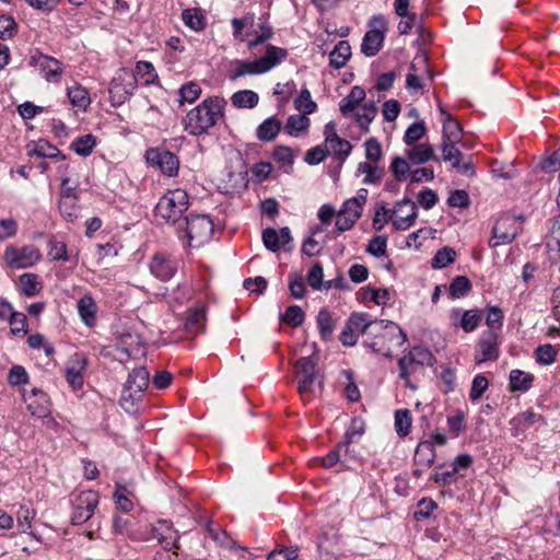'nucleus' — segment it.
Segmentation results:
<instances>
[{
    "label": "nucleus",
    "mask_w": 560,
    "mask_h": 560,
    "mask_svg": "<svg viewBox=\"0 0 560 560\" xmlns=\"http://www.w3.org/2000/svg\"><path fill=\"white\" fill-rule=\"evenodd\" d=\"M18 32V24L11 15H0V39H11Z\"/></svg>",
    "instance_id": "60"
},
{
    "label": "nucleus",
    "mask_w": 560,
    "mask_h": 560,
    "mask_svg": "<svg viewBox=\"0 0 560 560\" xmlns=\"http://www.w3.org/2000/svg\"><path fill=\"white\" fill-rule=\"evenodd\" d=\"M288 57V50L281 47L268 45L266 54L258 58L262 72H268L276 66L280 65Z\"/></svg>",
    "instance_id": "22"
},
{
    "label": "nucleus",
    "mask_w": 560,
    "mask_h": 560,
    "mask_svg": "<svg viewBox=\"0 0 560 560\" xmlns=\"http://www.w3.org/2000/svg\"><path fill=\"white\" fill-rule=\"evenodd\" d=\"M351 57V47L347 40H340L329 54V65L335 69H340L346 66Z\"/></svg>",
    "instance_id": "32"
},
{
    "label": "nucleus",
    "mask_w": 560,
    "mask_h": 560,
    "mask_svg": "<svg viewBox=\"0 0 560 560\" xmlns=\"http://www.w3.org/2000/svg\"><path fill=\"white\" fill-rule=\"evenodd\" d=\"M317 326L319 335L323 340H328L335 329V323L330 312L327 308H322L317 315Z\"/></svg>",
    "instance_id": "43"
},
{
    "label": "nucleus",
    "mask_w": 560,
    "mask_h": 560,
    "mask_svg": "<svg viewBox=\"0 0 560 560\" xmlns=\"http://www.w3.org/2000/svg\"><path fill=\"white\" fill-rule=\"evenodd\" d=\"M67 95L72 106L86 110L91 103L90 94L82 85H74L68 89Z\"/></svg>",
    "instance_id": "37"
},
{
    "label": "nucleus",
    "mask_w": 560,
    "mask_h": 560,
    "mask_svg": "<svg viewBox=\"0 0 560 560\" xmlns=\"http://www.w3.org/2000/svg\"><path fill=\"white\" fill-rule=\"evenodd\" d=\"M147 162L156 166L163 174L173 176L177 174L179 167V160L173 152L161 149L150 148L145 152Z\"/></svg>",
    "instance_id": "14"
},
{
    "label": "nucleus",
    "mask_w": 560,
    "mask_h": 560,
    "mask_svg": "<svg viewBox=\"0 0 560 560\" xmlns=\"http://www.w3.org/2000/svg\"><path fill=\"white\" fill-rule=\"evenodd\" d=\"M69 178L63 177L61 179V187H60V196L61 200L59 202V210L60 213L66 218L67 221L72 222L77 218V213L66 211V207L68 206V201H75L77 195H75V188L69 185Z\"/></svg>",
    "instance_id": "24"
},
{
    "label": "nucleus",
    "mask_w": 560,
    "mask_h": 560,
    "mask_svg": "<svg viewBox=\"0 0 560 560\" xmlns=\"http://www.w3.org/2000/svg\"><path fill=\"white\" fill-rule=\"evenodd\" d=\"M488 387H489L488 378L482 374L476 375L472 380L471 388L469 392L470 400L476 401V400L480 399L481 396L483 395V393L488 389Z\"/></svg>",
    "instance_id": "61"
},
{
    "label": "nucleus",
    "mask_w": 560,
    "mask_h": 560,
    "mask_svg": "<svg viewBox=\"0 0 560 560\" xmlns=\"http://www.w3.org/2000/svg\"><path fill=\"white\" fill-rule=\"evenodd\" d=\"M435 362V357L428 348L416 346L398 360L399 377L406 382L407 387L415 390L417 387L409 376L417 371V366H433Z\"/></svg>",
    "instance_id": "6"
},
{
    "label": "nucleus",
    "mask_w": 560,
    "mask_h": 560,
    "mask_svg": "<svg viewBox=\"0 0 560 560\" xmlns=\"http://www.w3.org/2000/svg\"><path fill=\"white\" fill-rule=\"evenodd\" d=\"M518 233L516 219L510 215H503L497 220L492 228V237L489 241L491 247L510 244Z\"/></svg>",
    "instance_id": "15"
},
{
    "label": "nucleus",
    "mask_w": 560,
    "mask_h": 560,
    "mask_svg": "<svg viewBox=\"0 0 560 560\" xmlns=\"http://www.w3.org/2000/svg\"><path fill=\"white\" fill-rule=\"evenodd\" d=\"M327 147L332 151L334 158L339 161V167H342L353 149L352 144L341 137Z\"/></svg>",
    "instance_id": "42"
},
{
    "label": "nucleus",
    "mask_w": 560,
    "mask_h": 560,
    "mask_svg": "<svg viewBox=\"0 0 560 560\" xmlns=\"http://www.w3.org/2000/svg\"><path fill=\"white\" fill-rule=\"evenodd\" d=\"M509 378L512 392H527L534 382V375L522 370H512Z\"/></svg>",
    "instance_id": "33"
},
{
    "label": "nucleus",
    "mask_w": 560,
    "mask_h": 560,
    "mask_svg": "<svg viewBox=\"0 0 560 560\" xmlns=\"http://www.w3.org/2000/svg\"><path fill=\"white\" fill-rule=\"evenodd\" d=\"M151 273L161 281H168L178 269V260L170 255L156 253L150 264Z\"/></svg>",
    "instance_id": "17"
},
{
    "label": "nucleus",
    "mask_w": 560,
    "mask_h": 560,
    "mask_svg": "<svg viewBox=\"0 0 560 560\" xmlns=\"http://www.w3.org/2000/svg\"><path fill=\"white\" fill-rule=\"evenodd\" d=\"M365 431V423L360 418H353L351 420V423L349 428L347 429L343 440L341 441L342 444H345L347 447L360 436L363 435Z\"/></svg>",
    "instance_id": "48"
},
{
    "label": "nucleus",
    "mask_w": 560,
    "mask_h": 560,
    "mask_svg": "<svg viewBox=\"0 0 560 560\" xmlns=\"http://www.w3.org/2000/svg\"><path fill=\"white\" fill-rule=\"evenodd\" d=\"M329 155V149L326 144L316 145L306 151L304 161L308 165H317Z\"/></svg>",
    "instance_id": "56"
},
{
    "label": "nucleus",
    "mask_w": 560,
    "mask_h": 560,
    "mask_svg": "<svg viewBox=\"0 0 560 560\" xmlns=\"http://www.w3.org/2000/svg\"><path fill=\"white\" fill-rule=\"evenodd\" d=\"M137 86V77L133 71L118 70L108 89L110 104L115 107L122 105L133 95Z\"/></svg>",
    "instance_id": "7"
},
{
    "label": "nucleus",
    "mask_w": 560,
    "mask_h": 560,
    "mask_svg": "<svg viewBox=\"0 0 560 560\" xmlns=\"http://www.w3.org/2000/svg\"><path fill=\"white\" fill-rule=\"evenodd\" d=\"M435 456L432 441H421L415 452V463L423 468H429L433 464Z\"/></svg>",
    "instance_id": "30"
},
{
    "label": "nucleus",
    "mask_w": 560,
    "mask_h": 560,
    "mask_svg": "<svg viewBox=\"0 0 560 560\" xmlns=\"http://www.w3.org/2000/svg\"><path fill=\"white\" fill-rule=\"evenodd\" d=\"M390 171L397 182H402L406 179L410 171V166L404 158L395 156L390 163Z\"/></svg>",
    "instance_id": "62"
},
{
    "label": "nucleus",
    "mask_w": 560,
    "mask_h": 560,
    "mask_svg": "<svg viewBox=\"0 0 560 560\" xmlns=\"http://www.w3.org/2000/svg\"><path fill=\"white\" fill-rule=\"evenodd\" d=\"M346 324L357 334H368L375 338L378 337L380 330L387 328L388 334L393 335L395 331L399 332L401 336L399 345L407 341L406 332L396 323L384 319L371 320L370 315L366 313L351 314Z\"/></svg>",
    "instance_id": "5"
},
{
    "label": "nucleus",
    "mask_w": 560,
    "mask_h": 560,
    "mask_svg": "<svg viewBox=\"0 0 560 560\" xmlns=\"http://www.w3.org/2000/svg\"><path fill=\"white\" fill-rule=\"evenodd\" d=\"M408 159L413 164H424L430 160L439 161V159L434 155V151L431 144L422 143L416 144L412 149L408 151Z\"/></svg>",
    "instance_id": "35"
},
{
    "label": "nucleus",
    "mask_w": 560,
    "mask_h": 560,
    "mask_svg": "<svg viewBox=\"0 0 560 560\" xmlns=\"http://www.w3.org/2000/svg\"><path fill=\"white\" fill-rule=\"evenodd\" d=\"M310 126V119L302 113V115H291L287 119L285 131L290 136H296L300 131H304Z\"/></svg>",
    "instance_id": "52"
},
{
    "label": "nucleus",
    "mask_w": 560,
    "mask_h": 560,
    "mask_svg": "<svg viewBox=\"0 0 560 560\" xmlns=\"http://www.w3.org/2000/svg\"><path fill=\"white\" fill-rule=\"evenodd\" d=\"M86 358L75 353L66 368V380L73 389H80L83 386L82 372L86 369Z\"/></svg>",
    "instance_id": "20"
},
{
    "label": "nucleus",
    "mask_w": 560,
    "mask_h": 560,
    "mask_svg": "<svg viewBox=\"0 0 560 560\" xmlns=\"http://www.w3.org/2000/svg\"><path fill=\"white\" fill-rule=\"evenodd\" d=\"M295 108L304 115L313 114L317 109V104L312 100L311 92L303 89L294 101Z\"/></svg>",
    "instance_id": "49"
},
{
    "label": "nucleus",
    "mask_w": 560,
    "mask_h": 560,
    "mask_svg": "<svg viewBox=\"0 0 560 560\" xmlns=\"http://www.w3.org/2000/svg\"><path fill=\"white\" fill-rule=\"evenodd\" d=\"M438 509V504L430 498H423L418 502L417 510L413 513V517L417 521L427 520L431 517L434 510Z\"/></svg>",
    "instance_id": "57"
},
{
    "label": "nucleus",
    "mask_w": 560,
    "mask_h": 560,
    "mask_svg": "<svg viewBox=\"0 0 560 560\" xmlns=\"http://www.w3.org/2000/svg\"><path fill=\"white\" fill-rule=\"evenodd\" d=\"M182 20L187 27L194 31H201L206 26L205 16L198 8L185 9L182 13Z\"/></svg>",
    "instance_id": "38"
},
{
    "label": "nucleus",
    "mask_w": 560,
    "mask_h": 560,
    "mask_svg": "<svg viewBox=\"0 0 560 560\" xmlns=\"http://www.w3.org/2000/svg\"><path fill=\"white\" fill-rule=\"evenodd\" d=\"M298 390L302 397L314 393L317 377V361L314 357H302L293 365Z\"/></svg>",
    "instance_id": "8"
},
{
    "label": "nucleus",
    "mask_w": 560,
    "mask_h": 560,
    "mask_svg": "<svg viewBox=\"0 0 560 560\" xmlns=\"http://www.w3.org/2000/svg\"><path fill=\"white\" fill-rule=\"evenodd\" d=\"M408 206L410 208V212L407 215H399L393 220V225L398 231H406L410 226H412L418 217V208L417 205L408 197L396 202L397 211H402V208Z\"/></svg>",
    "instance_id": "21"
},
{
    "label": "nucleus",
    "mask_w": 560,
    "mask_h": 560,
    "mask_svg": "<svg viewBox=\"0 0 560 560\" xmlns=\"http://www.w3.org/2000/svg\"><path fill=\"white\" fill-rule=\"evenodd\" d=\"M179 104L194 103L201 95V86L197 82H188L178 90Z\"/></svg>",
    "instance_id": "46"
},
{
    "label": "nucleus",
    "mask_w": 560,
    "mask_h": 560,
    "mask_svg": "<svg viewBox=\"0 0 560 560\" xmlns=\"http://www.w3.org/2000/svg\"><path fill=\"white\" fill-rule=\"evenodd\" d=\"M30 148L28 155H36L38 158H50L51 153L55 152V145L45 139H39L36 142L27 145Z\"/></svg>",
    "instance_id": "59"
},
{
    "label": "nucleus",
    "mask_w": 560,
    "mask_h": 560,
    "mask_svg": "<svg viewBox=\"0 0 560 560\" xmlns=\"http://www.w3.org/2000/svg\"><path fill=\"white\" fill-rule=\"evenodd\" d=\"M299 556V549L296 547L285 548L282 547L280 549L272 550L267 560H295Z\"/></svg>",
    "instance_id": "64"
},
{
    "label": "nucleus",
    "mask_w": 560,
    "mask_h": 560,
    "mask_svg": "<svg viewBox=\"0 0 560 560\" xmlns=\"http://www.w3.org/2000/svg\"><path fill=\"white\" fill-rule=\"evenodd\" d=\"M189 208V198L185 190H168L158 201L154 209V217L161 224H168L179 229L185 221V212Z\"/></svg>",
    "instance_id": "2"
},
{
    "label": "nucleus",
    "mask_w": 560,
    "mask_h": 560,
    "mask_svg": "<svg viewBox=\"0 0 560 560\" xmlns=\"http://www.w3.org/2000/svg\"><path fill=\"white\" fill-rule=\"evenodd\" d=\"M370 25L373 28L365 33L361 44V51L366 57H373L381 50L385 38L386 20L383 15H374Z\"/></svg>",
    "instance_id": "10"
},
{
    "label": "nucleus",
    "mask_w": 560,
    "mask_h": 560,
    "mask_svg": "<svg viewBox=\"0 0 560 560\" xmlns=\"http://www.w3.org/2000/svg\"><path fill=\"white\" fill-rule=\"evenodd\" d=\"M456 252L448 246L439 249L432 258L431 266L433 269H442L455 260Z\"/></svg>",
    "instance_id": "47"
},
{
    "label": "nucleus",
    "mask_w": 560,
    "mask_h": 560,
    "mask_svg": "<svg viewBox=\"0 0 560 560\" xmlns=\"http://www.w3.org/2000/svg\"><path fill=\"white\" fill-rule=\"evenodd\" d=\"M541 421L545 423V419L541 415L534 412L533 410H526L518 413L511 420V430L513 435H517L520 432H525L529 427L536 422Z\"/></svg>",
    "instance_id": "23"
},
{
    "label": "nucleus",
    "mask_w": 560,
    "mask_h": 560,
    "mask_svg": "<svg viewBox=\"0 0 560 560\" xmlns=\"http://www.w3.org/2000/svg\"><path fill=\"white\" fill-rule=\"evenodd\" d=\"M42 258L40 252L34 245H25L21 248L13 245L7 246L4 259L11 268L24 269L32 267Z\"/></svg>",
    "instance_id": "11"
},
{
    "label": "nucleus",
    "mask_w": 560,
    "mask_h": 560,
    "mask_svg": "<svg viewBox=\"0 0 560 560\" xmlns=\"http://www.w3.org/2000/svg\"><path fill=\"white\" fill-rule=\"evenodd\" d=\"M262 69L259 63V59L254 61L248 60H235L233 62V68L229 72V78L231 80H236L237 78L248 75V74H261Z\"/></svg>",
    "instance_id": "27"
},
{
    "label": "nucleus",
    "mask_w": 560,
    "mask_h": 560,
    "mask_svg": "<svg viewBox=\"0 0 560 560\" xmlns=\"http://www.w3.org/2000/svg\"><path fill=\"white\" fill-rule=\"evenodd\" d=\"M178 537V532L173 527L170 521L159 520L156 525L148 527L147 533L143 534L140 539L145 541L156 540L159 544L163 545L165 550H172L176 547Z\"/></svg>",
    "instance_id": "12"
},
{
    "label": "nucleus",
    "mask_w": 560,
    "mask_h": 560,
    "mask_svg": "<svg viewBox=\"0 0 560 560\" xmlns=\"http://www.w3.org/2000/svg\"><path fill=\"white\" fill-rule=\"evenodd\" d=\"M226 104L221 96H208L183 119L185 131L195 137L209 133V130L224 117Z\"/></svg>",
    "instance_id": "1"
},
{
    "label": "nucleus",
    "mask_w": 560,
    "mask_h": 560,
    "mask_svg": "<svg viewBox=\"0 0 560 560\" xmlns=\"http://www.w3.org/2000/svg\"><path fill=\"white\" fill-rule=\"evenodd\" d=\"M23 398L32 416L43 419L50 415V400L42 389L32 388L30 392L24 390Z\"/></svg>",
    "instance_id": "18"
},
{
    "label": "nucleus",
    "mask_w": 560,
    "mask_h": 560,
    "mask_svg": "<svg viewBox=\"0 0 560 560\" xmlns=\"http://www.w3.org/2000/svg\"><path fill=\"white\" fill-rule=\"evenodd\" d=\"M365 174L362 183L365 185L377 184L385 175V170L374 163L361 162L357 168V175Z\"/></svg>",
    "instance_id": "31"
},
{
    "label": "nucleus",
    "mask_w": 560,
    "mask_h": 560,
    "mask_svg": "<svg viewBox=\"0 0 560 560\" xmlns=\"http://www.w3.org/2000/svg\"><path fill=\"white\" fill-rule=\"evenodd\" d=\"M293 241L291 231L288 226L277 230L275 228H267L262 231V243L265 247L272 252L278 253L281 247L284 250H290L291 247H285Z\"/></svg>",
    "instance_id": "19"
},
{
    "label": "nucleus",
    "mask_w": 560,
    "mask_h": 560,
    "mask_svg": "<svg viewBox=\"0 0 560 560\" xmlns=\"http://www.w3.org/2000/svg\"><path fill=\"white\" fill-rule=\"evenodd\" d=\"M281 320L291 327H300L305 320L304 311L298 305L287 307Z\"/></svg>",
    "instance_id": "53"
},
{
    "label": "nucleus",
    "mask_w": 560,
    "mask_h": 560,
    "mask_svg": "<svg viewBox=\"0 0 560 560\" xmlns=\"http://www.w3.org/2000/svg\"><path fill=\"white\" fill-rule=\"evenodd\" d=\"M535 360L541 365H550L557 357L556 348L550 343L540 345L535 349Z\"/></svg>",
    "instance_id": "50"
},
{
    "label": "nucleus",
    "mask_w": 560,
    "mask_h": 560,
    "mask_svg": "<svg viewBox=\"0 0 560 560\" xmlns=\"http://www.w3.org/2000/svg\"><path fill=\"white\" fill-rule=\"evenodd\" d=\"M458 141H442L443 160L453 162V167H459L463 153L456 148Z\"/></svg>",
    "instance_id": "54"
},
{
    "label": "nucleus",
    "mask_w": 560,
    "mask_h": 560,
    "mask_svg": "<svg viewBox=\"0 0 560 560\" xmlns=\"http://www.w3.org/2000/svg\"><path fill=\"white\" fill-rule=\"evenodd\" d=\"M206 323V308L203 306L189 308L185 318L184 327L188 332L197 334L203 330Z\"/></svg>",
    "instance_id": "29"
},
{
    "label": "nucleus",
    "mask_w": 560,
    "mask_h": 560,
    "mask_svg": "<svg viewBox=\"0 0 560 560\" xmlns=\"http://www.w3.org/2000/svg\"><path fill=\"white\" fill-rule=\"evenodd\" d=\"M481 319H482V314H481L480 311H478V310L465 311L462 314L460 327L466 332H471V331H474L478 327V325L480 324Z\"/></svg>",
    "instance_id": "55"
},
{
    "label": "nucleus",
    "mask_w": 560,
    "mask_h": 560,
    "mask_svg": "<svg viewBox=\"0 0 560 560\" xmlns=\"http://www.w3.org/2000/svg\"><path fill=\"white\" fill-rule=\"evenodd\" d=\"M214 232V223L207 214L185 215V221L176 231L179 237H186L191 247H200L207 244Z\"/></svg>",
    "instance_id": "3"
},
{
    "label": "nucleus",
    "mask_w": 560,
    "mask_h": 560,
    "mask_svg": "<svg viewBox=\"0 0 560 560\" xmlns=\"http://www.w3.org/2000/svg\"><path fill=\"white\" fill-rule=\"evenodd\" d=\"M411 428V412L408 409H399L395 412V429L399 436L409 434Z\"/></svg>",
    "instance_id": "51"
},
{
    "label": "nucleus",
    "mask_w": 560,
    "mask_h": 560,
    "mask_svg": "<svg viewBox=\"0 0 560 560\" xmlns=\"http://www.w3.org/2000/svg\"><path fill=\"white\" fill-rule=\"evenodd\" d=\"M231 102L237 108H254L259 102V96L254 91L241 90L232 95Z\"/></svg>",
    "instance_id": "36"
},
{
    "label": "nucleus",
    "mask_w": 560,
    "mask_h": 560,
    "mask_svg": "<svg viewBox=\"0 0 560 560\" xmlns=\"http://www.w3.org/2000/svg\"><path fill=\"white\" fill-rule=\"evenodd\" d=\"M376 113L377 107L375 104L373 102H369L361 106V112L354 114L355 121L364 132L369 131V126L373 121Z\"/></svg>",
    "instance_id": "40"
},
{
    "label": "nucleus",
    "mask_w": 560,
    "mask_h": 560,
    "mask_svg": "<svg viewBox=\"0 0 560 560\" xmlns=\"http://www.w3.org/2000/svg\"><path fill=\"white\" fill-rule=\"evenodd\" d=\"M98 502L100 495L96 491L86 490L80 492L72 502L71 523L73 525H81L88 522L93 516Z\"/></svg>",
    "instance_id": "9"
},
{
    "label": "nucleus",
    "mask_w": 560,
    "mask_h": 560,
    "mask_svg": "<svg viewBox=\"0 0 560 560\" xmlns=\"http://www.w3.org/2000/svg\"><path fill=\"white\" fill-rule=\"evenodd\" d=\"M427 131L425 125L423 121H416L411 124L404 136V141L407 145L415 144L418 140H420Z\"/></svg>",
    "instance_id": "58"
},
{
    "label": "nucleus",
    "mask_w": 560,
    "mask_h": 560,
    "mask_svg": "<svg viewBox=\"0 0 560 560\" xmlns=\"http://www.w3.org/2000/svg\"><path fill=\"white\" fill-rule=\"evenodd\" d=\"M365 91L363 88L355 85L351 89L350 93L345 96L339 103V109L345 117H348L354 112L359 104L365 98Z\"/></svg>",
    "instance_id": "25"
},
{
    "label": "nucleus",
    "mask_w": 560,
    "mask_h": 560,
    "mask_svg": "<svg viewBox=\"0 0 560 560\" xmlns=\"http://www.w3.org/2000/svg\"><path fill=\"white\" fill-rule=\"evenodd\" d=\"M21 293L27 298L35 296L42 289L35 273H23L19 278Z\"/></svg>",
    "instance_id": "44"
},
{
    "label": "nucleus",
    "mask_w": 560,
    "mask_h": 560,
    "mask_svg": "<svg viewBox=\"0 0 560 560\" xmlns=\"http://www.w3.org/2000/svg\"><path fill=\"white\" fill-rule=\"evenodd\" d=\"M149 377L150 374L144 366L136 368L129 373L119 399L125 410L130 411L142 399L149 385Z\"/></svg>",
    "instance_id": "4"
},
{
    "label": "nucleus",
    "mask_w": 560,
    "mask_h": 560,
    "mask_svg": "<svg viewBox=\"0 0 560 560\" xmlns=\"http://www.w3.org/2000/svg\"><path fill=\"white\" fill-rule=\"evenodd\" d=\"M28 63L32 67L38 68L43 77L48 82L54 83L60 81L65 68L58 59L39 51L31 56Z\"/></svg>",
    "instance_id": "16"
},
{
    "label": "nucleus",
    "mask_w": 560,
    "mask_h": 560,
    "mask_svg": "<svg viewBox=\"0 0 560 560\" xmlns=\"http://www.w3.org/2000/svg\"><path fill=\"white\" fill-rule=\"evenodd\" d=\"M342 452L347 454L349 452V447L340 442L334 450H331L327 455L319 459L322 466L325 468H331L340 463L342 467L349 468V460L346 457L342 458Z\"/></svg>",
    "instance_id": "34"
},
{
    "label": "nucleus",
    "mask_w": 560,
    "mask_h": 560,
    "mask_svg": "<svg viewBox=\"0 0 560 560\" xmlns=\"http://www.w3.org/2000/svg\"><path fill=\"white\" fill-rule=\"evenodd\" d=\"M77 308L82 322L86 326H93L97 311L94 299L90 294L82 296L77 303Z\"/></svg>",
    "instance_id": "28"
},
{
    "label": "nucleus",
    "mask_w": 560,
    "mask_h": 560,
    "mask_svg": "<svg viewBox=\"0 0 560 560\" xmlns=\"http://www.w3.org/2000/svg\"><path fill=\"white\" fill-rule=\"evenodd\" d=\"M136 77L139 75L145 85L155 84L159 75L150 61H138L136 63Z\"/></svg>",
    "instance_id": "45"
},
{
    "label": "nucleus",
    "mask_w": 560,
    "mask_h": 560,
    "mask_svg": "<svg viewBox=\"0 0 560 560\" xmlns=\"http://www.w3.org/2000/svg\"><path fill=\"white\" fill-rule=\"evenodd\" d=\"M282 128V124L280 119L272 116L265 119L256 130V136L260 141L269 142L277 138L280 130Z\"/></svg>",
    "instance_id": "26"
},
{
    "label": "nucleus",
    "mask_w": 560,
    "mask_h": 560,
    "mask_svg": "<svg viewBox=\"0 0 560 560\" xmlns=\"http://www.w3.org/2000/svg\"><path fill=\"white\" fill-rule=\"evenodd\" d=\"M95 145V137L91 133H88L75 138L71 142L70 149L81 156H88L92 153Z\"/></svg>",
    "instance_id": "39"
},
{
    "label": "nucleus",
    "mask_w": 560,
    "mask_h": 560,
    "mask_svg": "<svg viewBox=\"0 0 560 560\" xmlns=\"http://www.w3.org/2000/svg\"><path fill=\"white\" fill-rule=\"evenodd\" d=\"M365 158L371 163H377L383 155L382 145L376 138H369L365 143Z\"/></svg>",
    "instance_id": "63"
},
{
    "label": "nucleus",
    "mask_w": 560,
    "mask_h": 560,
    "mask_svg": "<svg viewBox=\"0 0 560 560\" xmlns=\"http://www.w3.org/2000/svg\"><path fill=\"white\" fill-rule=\"evenodd\" d=\"M500 354L499 335L494 329L482 331L475 350V362L481 364L495 361Z\"/></svg>",
    "instance_id": "13"
},
{
    "label": "nucleus",
    "mask_w": 560,
    "mask_h": 560,
    "mask_svg": "<svg viewBox=\"0 0 560 560\" xmlns=\"http://www.w3.org/2000/svg\"><path fill=\"white\" fill-rule=\"evenodd\" d=\"M471 288V281L466 276H456L450 283L448 292L452 299H460L466 296Z\"/></svg>",
    "instance_id": "41"
}]
</instances>
